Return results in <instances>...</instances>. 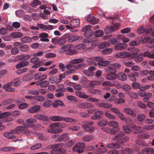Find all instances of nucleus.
Wrapping results in <instances>:
<instances>
[{"label": "nucleus", "instance_id": "f257e3e1", "mask_svg": "<svg viewBox=\"0 0 154 154\" xmlns=\"http://www.w3.org/2000/svg\"><path fill=\"white\" fill-rule=\"evenodd\" d=\"M84 60L82 59H75L71 60V63L68 64L66 66V68L68 69L63 74H60L59 77H65L66 75H69L75 71V69H79L83 65L82 64L77 65H73L82 62Z\"/></svg>", "mask_w": 154, "mask_h": 154}, {"label": "nucleus", "instance_id": "f03ea898", "mask_svg": "<svg viewBox=\"0 0 154 154\" xmlns=\"http://www.w3.org/2000/svg\"><path fill=\"white\" fill-rule=\"evenodd\" d=\"M121 67V65L119 63L111 64L107 68L106 71L108 72L107 74V77H119L116 73L117 70Z\"/></svg>", "mask_w": 154, "mask_h": 154}, {"label": "nucleus", "instance_id": "7ed1b4c3", "mask_svg": "<svg viewBox=\"0 0 154 154\" xmlns=\"http://www.w3.org/2000/svg\"><path fill=\"white\" fill-rule=\"evenodd\" d=\"M92 63L94 65H98L100 66H106L108 65L110 62L108 61L104 60L101 57H97L93 59Z\"/></svg>", "mask_w": 154, "mask_h": 154}, {"label": "nucleus", "instance_id": "20e7f679", "mask_svg": "<svg viewBox=\"0 0 154 154\" xmlns=\"http://www.w3.org/2000/svg\"><path fill=\"white\" fill-rule=\"evenodd\" d=\"M58 123H55L50 125L47 130L48 131L51 133L58 134L62 131V129L59 128Z\"/></svg>", "mask_w": 154, "mask_h": 154}, {"label": "nucleus", "instance_id": "39448f33", "mask_svg": "<svg viewBox=\"0 0 154 154\" xmlns=\"http://www.w3.org/2000/svg\"><path fill=\"white\" fill-rule=\"evenodd\" d=\"M91 26L90 25H87L84 26L81 29L82 32H84V35L85 38H88L92 36L93 32L91 29Z\"/></svg>", "mask_w": 154, "mask_h": 154}, {"label": "nucleus", "instance_id": "423d86ee", "mask_svg": "<svg viewBox=\"0 0 154 154\" xmlns=\"http://www.w3.org/2000/svg\"><path fill=\"white\" fill-rule=\"evenodd\" d=\"M51 42L54 45L58 44L59 45H62L65 43L66 40L63 37H56L52 38Z\"/></svg>", "mask_w": 154, "mask_h": 154}, {"label": "nucleus", "instance_id": "0eeeda50", "mask_svg": "<svg viewBox=\"0 0 154 154\" xmlns=\"http://www.w3.org/2000/svg\"><path fill=\"white\" fill-rule=\"evenodd\" d=\"M85 146V143H78L74 146L72 150L74 152H77L78 153H81L83 152Z\"/></svg>", "mask_w": 154, "mask_h": 154}, {"label": "nucleus", "instance_id": "6e6552de", "mask_svg": "<svg viewBox=\"0 0 154 154\" xmlns=\"http://www.w3.org/2000/svg\"><path fill=\"white\" fill-rule=\"evenodd\" d=\"M64 37L67 39V41L69 42H72L78 39L79 37L77 35H73L69 33L65 34Z\"/></svg>", "mask_w": 154, "mask_h": 154}, {"label": "nucleus", "instance_id": "1a4fd4ad", "mask_svg": "<svg viewBox=\"0 0 154 154\" xmlns=\"http://www.w3.org/2000/svg\"><path fill=\"white\" fill-rule=\"evenodd\" d=\"M94 122L92 121H88L85 124L82 126L84 129L89 132H91L94 130V128L90 125L94 124Z\"/></svg>", "mask_w": 154, "mask_h": 154}, {"label": "nucleus", "instance_id": "9d476101", "mask_svg": "<svg viewBox=\"0 0 154 154\" xmlns=\"http://www.w3.org/2000/svg\"><path fill=\"white\" fill-rule=\"evenodd\" d=\"M108 79L111 81L110 82L105 81L103 83V85L105 86L108 85L112 87L113 85L118 84V82L115 81L116 78H107Z\"/></svg>", "mask_w": 154, "mask_h": 154}, {"label": "nucleus", "instance_id": "9b49d317", "mask_svg": "<svg viewBox=\"0 0 154 154\" xmlns=\"http://www.w3.org/2000/svg\"><path fill=\"white\" fill-rule=\"evenodd\" d=\"M36 120L33 118L29 119L26 120V122L23 123V125L28 127H33L35 125L33 123L36 122Z\"/></svg>", "mask_w": 154, "mask_h": 154}, {"label": "nucleus", "instance_id": "f8f14e48", "mask_svg": "<svg viewBox=\"0 0 154 154\" xmlns=\"http://www.w3.org/2000/svg\"><path fill=\"white\" fill-rule=\"evenodd\" d=\"M127 45L125 43H120L116 44L114 47V49L116 51L124 50L126 49Z\"/></svg>", "mask_w": 154, "mask_h": 154}, {"label": "nucleus", "instance_id": "ddd939ff", "mask_svg": "<svg viewBox=\"0 0 154 154\" xmlns=\"http://www.w3.org/2000/svg\"><path fill=\"white\" fill-rule=\"evenodd\" d=\"M66 151L65 149L61 147L53 149L51 151L50 153L51 154H60L65 152Z\"/></svg>", "mask_w": 154, "mask_h": 154}, {"label": "nucleus", "instance_id": "4468645a", "mask_svg": "<svg viewBox=\"0 0 154 154\" xmlns=\"http://www.w3.org/2000/svg\"><path fill=\"white\" fill-rule=\"evenodd\" d=\"M40 108L41 107L39 105H35L29 108L28 112L31 114L34 113L39 111Z\"/></svg>", "mask_w": 154, "mask_h": 154}, {"label": "nucleus", "instance_id": "2eb2a0df", "mask_svg": "<svg viewBox=\"0 0 154 154\" xmlns=\"http://www.w3.org/2000/svg\"><path fill=\"white\" fill-rule=\"evenodd\" d=\"M80 24V20L79 19H75L72 20L70 22V26L73 28L78 27Z\"/></svg>", "mask_w": 154, "mask_h": 154}, {"label": "nucleus", "instance_id": "dca6fc26", "mask_svg": "<svg viewBox=\"0 0 154 154\" xmlns=\"http://www.w3.org/2000/svg\"><path fill=\"white\" fill-rule=\"evenodd\" d=\"M86 20L88 22L92 24H95L98 22L97 19L94 17H93L90 15L86 18Z\"/></svg>", "mask_w": 154, "mask_h": 154}, {"label": "nucleus", "instance_id": "f3484780", "mask_svg": "<svg viewBox=\"0 0 154 154\" xmlns=\"http://www.w3.org/2000/svg\"><path fill=\"white\" fill-rule=\"evenodd\" d=\"M69 138L68 134L65 133L61 135L56 140L57 142H60L62 141H65Z\"/></svg>", "mask_w": 154, "mask_h": 154}, {"label": "nucleus", "instance_id": "a211bd4d", "mask_svg": "<svg viewBox=\"0 0 154 154\" xmlns=\"http://www.w3.org/2000/svg\"><path fill=\"white\" fill-rule=\"evenodd\" d=\"M37 85H40L41 87H46L48 86L49 82L47 81H43L42 80L40 79L38 81L36 82Z\"/></svg>", "mask_w": 154, "mask_h": 154}, {"label": "nucleus", "instance_id": "6ab92c4d", "mask_svg": "<svg viewBox=\"0 0 154 154\" xmlns=\"http://www.w3.org/2000/svg\"><path fill=\"white\" fill-rule=\"evenodd\" d=\"M99 107L105 109H110L112 107V105L106 103H99L97 104Z\"/></svg>", "mask_w": 154, "mask_h": 154}, {"label": "nucleus", "instance_id": "aec40b11", "mask_svg": "<svg viewBox=\"0 0 154 154\" xmlns=\"http://www.w3.org/2000/svg\"><path fill=\"white\" fill-rule=\"evenodd\" d=\"M48 36V34L46 33H41L39 35V37L41 38L40 40L43 42H49V39L47 38Z\"/></svg>", "mask_w": 154, "mask_h": 154}, {"label": "nucleus", "instance_id": "412c9836", "mask_svg": "<svg viewBox=\"0 0 154 154\" xmlns=\"http://www.w3.org/2000/svg\"><path fill=\"white\" fill-rule=\"evenodd\" d=\"M124 135V133L123 132H119L115 136L112 138V140L114 141L120 140V142L121 141L122 139V137Z\"/></svg>", "mask_w": 154, "mask_h": 154}, {"label": "nucleus", "instance_id": "4be33fe9", "mask_svg": "<svg viewBox=\"0 0 154 154\" xmlns=\"http://www.w3.org/2000/svg\"><path fill=\"white\" fill-rule=\"evenodd\" d=\"M34 118L36 119L44 121H48L49 118L44 115L38 114L34 116Z\"/></svg>", "mask_w": 154, "mask_h": 154}, {"label": "nucleus", "instance_id": "5701e85b", "mask_svg": "<svg viewBox=\"0 0 154 154\" xmlns=\"http://www.w3.org/2000/svg\"><path fill=\"white\" fill-rule=\"evenodd\" d=\"M124 111L126 114L132 116L133 117L137 116V114L134 112V111L131 109L129 108H125L124 109Z\"/></svg>", "mask_w": 154, "mask_h": 154}, {"label": "nucleus", "instance_id": "b1692460", "mask_svg": "<svg viewBox=\"0 0 154 154\" xmlns=\"http://www.w3.org/2000/svg\"><path fill=\"white\" fill-rule=\"evenodd\" d=\"M29 62L28 61H24L17 64L16 66L17 69H19L26 66L29 65Z\"/></svg>", "mask_w": 154, "mask_h": 154}, {"label": "nucleus", "instance_id": "393cba45", "mask_svg": "<svg viewBox=\"0 0 154 154\" xmlns=\"http://www.w3.org/2000/svg\"><path fill=\"white\" fill-rule=\"evenodd\" d=\"M142 152L143 154H153L154 153V149L152 148H146L143 149Z\"/></svg>", "mask_w": 154, "mask_h": 154}, {"label": "nucleus", "instance_id": "a878e982", "mask_svg": "<svg viewBox=\"0 0 154 154\" xmlns=\"http://www.w3.org/2000/svg\"><path fill=\"white\" fill-rule=\"evenodd\" d=\"M128 50L131 54L134 56L137 54L139 51V49L138 48L131 47L128 48Z\"/></svg>", "mask_w": 154, "mask_h": 154}, {"label": "nucleus", "instance_id": "bb28decb", "mask_svg": "<svg viewBox=\"0 0 154 154\" xmlns=\"http://www.w3.org/2000/svg\"><path fill=\"white\" fill-rule=\"evenodd\" d=\"M144 56L147 57L149 58L154 59V50H152L151 52L148 51L145 52L143 54Z\"/></svg>", "mask_w": 154, "mask_h": 154}, {"label": "nucleus", "instance_id": "cd10ccee", "mask_svg": "<svg viewBox=\"0 0 154 154\" xmlns=\"http://www.w3.org/2000/svg\"><path fill=\"white\" fill-rule=\"evenodd\" d=\"M3 136L9 139L12 140L16 138V136L14 134H12L10 132H6L3 134Z\"/></svg>", "mask_w": 154, "mask_h": 154}, {"label": "nucleus", "instance_id": "c85d7f7f", "mask_svg": "<svg viewBox=\"0 0 154 154\" xmlns=\"http://www.w3.org/2000/svg\"><path fill=\"white\" fill-rule=\"evenodd\" d=\"M114 29L112 26H108L106 27L104 29V32L106 34H110L114 31Z\"/></svg>", "mask_w": 154, "mask_h": 154}, {"label": "nucleus", "instance_id": "c756f323", "mask_svg": "<svg viewBox=\"0 0 154 154\" xmlns=\"http://www.w3.org/2000/svg\"><path fill=\"white\" fill-rule=\"evenodd\" d=\"M63 78H50L49 79V81L52 83H59L61 80L63 79Z\"/></svg>", "mask_w": 154, "mask_h": 154}, {"label": "nucleus", "instance_id": "7c9ffc66", "mask_svg": "<svg viewBox=\"0 0 154 154\" xmlns=\"http://www.w3.org/2000/svg\"><path fill=\"white\" fill-rule=\"evenodd\" d=\"M94 138V137L91 134L84 136L82 139V140L85 142L91 141Z\"/></svg>", "mask_w": 154, "mask_h": 154}, {"label": "nucleus", "instance_id": "2f4dec72", "mask_svg": "<svg viewBox=\"0 0 154 154\" xmlns=\"http://www.w3.org/2000/svg\"><path fill=\"white\" fill-rule=\"evenodd\" d=\"M11 37L14 38H18L21 37L23 34L21 32H14L11 34Z\"/></svg>", "mask_w": 154, "mask_h": 154}, {"label": "nucleus", "instance_id": "473e14b6", "mask_svg": "<svg viewBox=\"0 0 154 154\" xmlns=\"http://www.w3.org/2000/svg\"><path fill=\"white\" fill-rule=\"evenodd\" d=\"M107 147L110 149H113L120 148L121 147V146L118 143H111L107 144Z\"/></svg>", "mask_w": 154, "mask_h": 154}, {"label": "nucleus", "instance_id": "72a5a7b5", "mask_svg": "<svg viewBox=\"0 0 154 154\" xmlns=\"http://www.w3.org/2000/svg\"><path fill=\"white\" fill-rule=\"evenodd\" d=\"M29 48V46L26 45H23L22 44L19 46V50L22 52H26L28 51Z\"/></svg>", "mask_w": 154, "mask_h": 154}, {"label": "nucleus", "instance_id": "f704fd0d", "mask_svg": "<svg viewBox=\"0 0 154 154\" xmlns=\"http://www.w3.org/2000/svg\"><path fill=\"white\" fill-rule=\"evenodd\" d=\"M133 149L128 148H125L122 151V154H132L134 152Z\"/></svg>", "mask_w": 154, "mask_h": 154}, {"label": "nucleus", "instance_id": "c9c22d12", "mask_svg": "<svg viewBox=\"0 0 154 154\" xmlns=\"http://www.w3.org/2000/svg\"><path fill=\"white\" fill-rule=\"evenodd\" d=\"M76 94L79 97L83 98H87L88 96L85 94L84 93L81 91H77L76 92Z\"/></svg>", "mask_w": 154, "mask_h": 154}, {"label": "nucleus", "instance_id": "e433bc0d", "mask_svg": "<svg viewBox=\"0 0 154 154\" xmlns=\"http://www.w3.org/2000/svg\"><path fill=\"white\" fill-rule=\"evenodd\" d=\"M49 119L54 121H62V117L58 116H50Z\"/></svg>", "mask_w": 154, "mask_h": 154}, {"label": "nucleus", "instance_id": "4c0bfd02", "mask_svg": "<svg viewBox=\"0 0 154 154\" xmlns=\"http://www.w3.org/2000/svg\"><path fill=\"white\" fill-rule=\"evenodd\" d=\"M32 41V38L29 36L23 37L21 39V42L24 43H29L31 42Z\"/></svg>", "mask_w": 154, "mask_h": 154}, {"label": "nucleus", "instance_id": "58836bf2", "mask_svg": "<svg viewBox=\"0 0 154 154\" xmlns=\"http://www.w3.org/2000/svg\"><path fill=\"white\" fill-rule=\"evenodd\" d=\"M63 120L68 123H72L76 121V119L68 117L65 118L62 117Z\"/></svg>", "mask_w": 154, "mask_h": 154}, {"label": "nucleus", "instance_id": "ea45409f", "mask_svg": "<svg viewBox=\"0 0 154 154\" xmlns=\"http://www.w3.org/2000/svg\"><path fill=\"white\" fill-rule=\"evenodd\" d=\"M127 94H128L129 96L131 98L133 99H137L138 98V95L136 92L133 91L128 92Z\"/></svg>", "mask_w": 154, "mask_h": 154}, {"label": "nucleus", "instance_id": "a19ab883", "mask_svg": "<svg viewBox=\"0 0 154 154\" xmlns=\"http://www.w3.org/2000/svg\"><path fill=\"white\" fill-rule=\"evenodd\" d=\"M110 131L111 134L114 135L120 132V129L118 127H114L110 130Z\"/></svg>", "mask_w": 154, "mask_h": 154}, {"label": "nucleus", "instance_id": "79ce46f5", "mask_svg": "<svg viewBox=\"0 0 154 154\" xmlns=\"http://www.w3.org/2000/svg\"><path fill=\"white\" fill-rule=\"evenodd\" d=\"M113 51V49L112 48H107L104 49L102 51L101 53L103 55L109 54L112 53Z\"/></svg>", "mask_w": 154, "mask_h": 154}, {"label": "nucleus", "instance_id": "37998d69", "mask_svg": "<svg viewBox=\"0 0 154 154\" xmlns=\"http://www.w3.org/2000/svg\"><path fill=\"white\" fill-rule=\"evenodd\" d=\"M103 114V112L101 111H98L94 113V115L97 118V119H99L102 118V116Z\"/></svg>", "mask_w": 154, "mask_h": 154}, {"label": "nucleus", "instance_id": "c03bdc74", "mask_svg": "<svg viewBox=\"0 0 154 154\" xmlns=\"http://www.w3.org/2000/svg\"><path fill=\"white\" fill-rule=\"evenodd\" d=\"M19 49L16 47H14L11 48V53L12 55H16L19 53Z\"/></svg>", "mask_w": 154, "mask_h": 154}, {"label": "nucleus", "instance_id": "a18cd8bd", "mask_svg": "<svg viewBox=\"0 0 154 154\" xmlns=\"http://www.w3.org/2000/svg\"><path fill=\"white\" fill-rule=\"evenodd\" d=\"M108 124L109 126L113 128L118 127L119 126V123L117 122L114 121H110Z\"/></svg>", "mask_w": 154, "mask_h": 154}, {"label": "nucleus", "instance_id": "49530a36", "mask_svg": "<svg viewBox=\"0 0 154 154\" xmlns=\"http://www.w3.org/2000/svg\"><path fill=\"white\" fill-rule=\"evenodd\" d=\"M42 146V144L40 143H38L30 147V149L32 150H34L39 149Z\"/></svg>", "mask_w": 154, "mask_h": 154}, {"label": "nucleus", "instance_id": "de8ad7c7", "mask_svg": "<svg viewBox=\"0 0 154 154\" xmlns=\"http://www.w3.org/2000/svg\"><path fill=\"white\" fill-rule=\"evenodd\" d=\"M109 43L107 42H104L102 43L99 46L100 48H104L108 47L109 45Z\"/></svg>", "mask_w": 154, "mask_h": 154}, {"label": "nucleus", "instance_id": "09e8293b", "mask_svg": "<svg viewBox=\"0 0 154 154\" xmlns=\"http://www.w3.org/2000/svg\"><path fill=\"white\" fill-rule=\"evenodd\" d=\"M27 93L28 94L32 95H38L39 94V92L35 89L29 90L28 91Z\"/></svg>", "mask_w": 154, "mask_h": 154}, {"label": "nucleus", "instance_id": "8fccbe9b", "mask_svg": "<svg viewBox=\"0 0 154 154\" xmlns=\"http://www.w3.org/2000/svg\"><path fill=\"white\" fill-rule=\"evenodd\" d=\"M94 34L97 37H101L103 35V32L100 30H97L94 33Z\"/></svg>", "mask_w": 154, "mask_h": 154}, {"label": "nucleus", "instance_id": "3c124183", "mask_svg": "<svg viewBox=\"0 0 154 154\" xmlns=\"http://www.w3.org/2000/svg\"><path fill=\"white\" fill-rule=\"evenodd\" d=\"M105 116L109 119L113 120H116V117L114 116L107 112H105Z\"/></svg>", "mask_w": 154, "mask_h": 154}, {"label": "nucleus", "instance_id": "603ef678", "mask_svg": "<svg viewBox=\"0 0 154 154\" xmlns=\"http://www.w3.org/2000/svg\"><path fill=\"white\" fill-rule=\"evenodd\" d=\"M133 128L135 130L136 133H140L143 132L142 128L139 126H136L134 125L132 126Z\"/></svg>", "mask_w": 154, "mask_h": 154}, {"label": "nucleus", "instance_id": "864d4df0", "mask_svg": "<svg viewBox=\"0 0 154 154\" xmlns=\"http://www.w3.org/2000/svg\"><path fill=\"white\" fill-rule=\"evenodd\" d=\"M143 57V56L142 54H140L137 57L135 58V61L137 63L140 62L141 61Z\"/></svg>", "mask_w": 154, "mask_h": 154}, {"label": "nucleus", "instance_id": "5fc2aeb1", "mask_svg": "<svg viewBox=\"0 0 154 154\" xmlns=\"http://www.w3.org/2000/svg\"><path fill=\"white\" fill-rule=\"evenodd\" d=\"M41 2L38 0H34L32 3L30 4L31 6L33 7H35L36 6L40 5Z\"/></svg>", "mask_w": 154, "mask_h": 154}, {"label": "nucleus", "instance_id": "6e6d98bb", "mask_svg": "<svg viewBox=\"0 0 154 154\" xmlns=\"http://www.w3.org/2000/svg\"><path fill=\"white\" fill-rule=\"evenodd\" d=\"M15 148L13 147L7 146L2 149V150L3 151L8 152L11 151L14 149Z\"/></svg>", "mask_w": 154, "mask_h": 154}, {"label": "nucleus", "instance_id": "4d7b16f0", "mask_svg": "<svg viewBox=\"0 0 154 154\" xmlns=\"http://www.w3.org/2000/svg\"><path fill=\"white\" fill-rule=\"evenodd\" d=\"M34 98L36 100L40 102L45 101V98L41 95L36 96L34 97Z\"/></svg>", "mask_w": 154, "mask_h": 154}, {"label": "nucleus", "instance_id": "13d9d810", "mask_svg": "<svg viewBox=\"0 0 154 154\" xmlns=\"http://www.w3.org/2000/svg\"><path fill=\"white\" fill-rule=\"evenodd\" d=\"M140 42L137 40H134L129 42V45L131 46H136L140 44Z\"/></svg>", "mask_w": 154, "mask_h": 154}, {"label": "nucleus", "instance_id": "bf43d9fd", "mask_svg": "<svg viewBox=\"0 0 154 154\" xmlns=\"http://www.w3.org/2000/svg\"><path fill=\"white\" fill-rule=\"evenodd\" d=\"M145 115L144 114H140L137 116V119L140 122H142L145 118Z\"/></svg>", "mask_w": 154, "mask_h": 154}, {"label": "nucleus", "instance_id": "052dcab7", "mask_svg": "<svg viewBox=\"0 0 154 154\" xmlns=\"http://www.w3.org/2000/svg\"><path fill=\"white\" fill-rule=\"evenodd\" d=\"M24 14V11L21 10H18L16 12V15L18 17L23 16Z\"/></svg>", "mask_w": 154, "mask_h": 154}, {"label": "nucleus", "instance_id": "680f3d73", "mask_svg": "<svg viewBox=\"0 0 154 154\" xmlns=\"http://www.w3.org/2000/svg\"><path fill=\"white\" fill-rule=\"evenodd\" d=\"M124 121H125L126 123L128 124H130L132 125L133 124V122L131 119L129 117H126L125 118V119Z\"/></svg>", "mask_w": 154, "mask_h": 154}, {"label": "nucleus", "instance_id": "e2e57ef3", "mask_svg": "<svg viewBox=\"0 0 154 154\" xmlns=\"http://www.w3.org/2000/svg\"><path fill=\"white\" fill-rule=\"evenodd\" d=\"M107 123V121L106 120L102 119L99 121L98 123V125L102 127L106 125Z\"/></svg>", "mask_w": 154, "mask_h": 154}, {"label": "nucleus", "instance_id": "0e129e2a", "mask_svg": "<svg viewBox=\"0 0 154 154\" xmlns=\"http://www.w3.org/2000/svg\"><path fill=\"white\" fill-rule=\"evenodd\" d=\"M125 63L126 65L128 67H131L134 65V63L131 60L126 61Z\"/></svg>", "mask_w": 154, "mask_h": 154}, {"label": "nucleus", "instance_id": "69168bd1", "mask_svg": "<svg viewBox=\"0 0 154 154\" xmlns=\"http://www.w3.org/2000/svg\"><path fill=\"white\" fill-rule=\"evenodd\" d=\"M131 89V87L128 85L125 84L123 86V89L125 91L129 92Z\"/></svg>", "mask_w": 154, "mask_h": 154}, {"label": "nucleus", "instance_id": "338daca9", "mask_svg": "<svg viewBox=\"0 0 154 154\" xmlns=\"http://www.w3.org/2000/svg\"><path fill=\"white\" fill-rule=\"evenodd\" d=\"M125 101V100L123 99L117 98L114 100V103L118 104L124 103Z\"/></svg>", "mask_w": 154, "mask_h": 154}, {"label": "nucleus", "instance_id": "774afa93", "mask_svg": "<svg viewBox=\"0 0 154 154\" xmlns=\"http://www.w3.org/2000/svg\"><path fill=\"white\" fill-rule=\"evenodd\" d=\"M131 30L130 28L129 27H127L122 29L121 30V32L123 34H126L130 32Z\"/></svg>", "mask_w": 154, "mask_h": 154}]
</instances>
